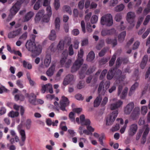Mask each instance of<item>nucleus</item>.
Returning a JSON list of instances; mask_svg holds the SVG:
<instances>
[{"label":"nucleus","mask_w":150,"mask_h":150,"mask_svg":"<svg viewBox=\"0 0 150 150\" xmlns=\"http://www.w3.org/2000/svg\"><path fill=\"white\" fill-rule=\"evenodd\" d=\"M36 36L32 34L30 36L31 40H28L25 44V47L28 50L31 52L35 56L39 55L42 52V47L41 45H36L35 43Z\"/></svg>","instance_id":"1"},{"label":"nucleus","mask_w":150,"mask_h":150,"mask_svg":"<svg viewBox=\"0 0 150 150\" xmlns=\"http://www.w3.org/2000/svg\"><path fill=\"white\" fill-rule=\"evenodd\" d=\"M47 14H44L45 11L43 9L40 10L36 14L35 18V21L36 23H38L42 19L43 22L47 23L50 20V18L52 14V10L50 6L46 8Z\"/></svg>","instance_id":"2"},{"label":"nucleus","mask_w":150,"mask_h":150,"mask_svg":"<svg viewBox=\"0 0 150 150\" xmlns=\"http://www.w3.org/2000/svg\"><path fill=\"white\" fill-rule=\"evenodd\" d=\"M84 52L82 49H80L78 52L77 58L71 68V72H74L78 70L83 64V58Z\"/></svg>","instance_id":"3"},{"label":"nucleus","mask_w":150,"mask_h":150,"mask_svg":"<svg viewBox=\"0 0 150 150\" xmlns=\"http://www.w3.org/2000/svg\"><path fill=\"white\" fill-rule=\"evenodd\" d=\"M104 81H102L99 84L98 90V96L94 102V107H98L99 105L102 100V96L104 95L105 94V90L104 88Z\"/></svg>","instance_id":"4"},{"label":"nucleus","mask_w":150,"mask_h":150,"mask_svg":"<svg viewBox=\"0 0 150 150\" xmlns=\"http://www.w3.org/2000/svg\"><path fill=\"white\" fill-rule=\"evenodd\" d=\"M100 23L102 25H105L109 27L112 26L113 24L112 16L110 14L103 15L101 18Z\"/></svg>","instance_id":"5"},{"label":"nucleus","mask_w":150,"mask_h":150,"mask_svg":"<svg viewBox=\"0 0 150 150\" xmlns=\"http://www.w3.org/2000/svg\"><path fill=\"white\" fill-rule=\"evenodd\" d=\"M87 67V65L84 64L79 71V78L81 79L84 78L86 74L89 75L93 72V69L92 68H89L86 71Z\"/></svg>","instance_id":"6"},{"label":"nucleus","mask_w":150,"mask_h":150,"mask_svg":"<svg viewBox=\"0 0 150 150\" xmlns=\"http://www.w3.org/2000/svg\"><path fill=\"white\" fill-rule=\"evenodd\" d=\"M118 114V111L116 110L113 111L112 113L108 116L106 118V125H112L117 117Z\"/></svg>","instance_id":"7"},{"label":"nucleus","mask_w":150,"mask_h":150,"mask_svg":"<svg viewBox=\"0 0 150 150\" xmlns=\"http://www.w3.org/2000/svg\"><path fill=\"white\" fill-rule=\"evenodd\" d=\"M69 101L68 98L64 96L62 97V99L60 102V108L63 111H66L65 108L69 105Z\"/></svg>","instance_id":"8"},{"label":"nucleus","mask_w":150,"mask_h":150,"mask_svg":"<svg viewBox=\"0 0 150 150\" xmlns=\"http://www.w3.org/2000/svg\"><path fill=\"white\" fill-rule=\"evenodd\" d=\"M135 17V13L134 12H129L127 14V20L129 23L131 24H132L133 26H134L133 23L134 19Z\"/></svg>","instance_id":"9"},{"label":"nucleus","mask_w":150,"mask_h":150,"mask_svg":"<svg viewBox=\"0 0 150 150\" xmlns=\"http://www.w3.org/2000/svg\"><path fill=\"white\" fill-rule=\"evenodd\" d=\"M140 109L138 107H135L131 113L130 117L133 120H135L138 118L140 114Z\"/></svg>","instance_id":"10"},{"label":"nucleus","mask_w":150,"mask_h":150,"mask_svg":"<svg viewBox=\"0 0 150 150\" xmlns=\"http://www.w3.org/2000/svg\"><path fill=\"white\" fill-rule=\"evenodd\" d=\"M138 129L137 125L134 124L130 126L129 129L128 130V135L130 136H132L136 133Z\"/></svg>","instance_id":"11"},{"label":"nucleus","mask_w":150,"mask_h":150,"mask_svg":"<svg viewBox=\"0 0 150 150\" xmlns=\"http://www.w3.org/2000/svg\"><path fill=\"white\" fill-rule=\"evenodd\" d=\"M116 70L117 69L115 68ZM122 72L120 69H118L117 71H116L115 73L114 77L117 80H118L119 81H123L125 77V75H122Z\"/></svg>","instance_id":"12"},{"label":"nucleus","mask_w":150,"mask_h":150,"mask_svg":"<svg viewBox=\"0 0 150 150\" xmlns=\"http://www.w3.org/2000/svg\"><path fill=\"white\" fill-rule=\"evenodd\" d=\"M134 107V104L132 102H130L128 104L125 108L124 111L127 115L129 114Z\"/></svg>","instance_id":"13"},{"label":"nucleus","mask_w":150,"mask_h":150,"mask_svg":"<svg viewBox=\"0 0 150 150\" xmlns=\"http://www.w3.org/2000/svg\"><path fill=\"white\" fill-rule=\"evenodd\" d=\"M18 3V2H17L10 9V13L13 16L20 9V5Z\"/></svg>","instance_id":"14"},{"label":"nucleus","mask_w":150,"mask_h":150,"mask_svg":"<svg viewBox=\"0 0 150 150\" xmlns=\"http://www.w3.org/2000/svg\"><path fill=\"white\" fill-rule=\"evenodd\" d=\"M105 42L108 44H111L113 47H114L117 44V39L116 38L112 39L110 37H108L105 39Z\"/></svg>","instance_id":"15"},{"label":"nucleus","mask_w":150,"mask_h":150,"mask_svg":"<svg viewBox=\"0 0 150 150\" xmlns=\"http://www.w3.org/2000/svg\"><path fill=\"white\" fill-rule=\"evenodd\" d=\"M74 79L73 76L71 74H69L67 76L63 82V84L66 86L72 81Z\"/></svg>","instance_id":"16"},{"label":"nucleus","mask_w":150,"mask_h":150,"mask_svg":"<svg viewBox=\"0 0 150 150\" xmlns=\"http://www.w3.org/2000/svg\"><path fill=\"white\" fill-rule=\"evenodd\" d=\"M81 123L82 125H90L91 122L88 119H85V117L84 115H81L80 117Z\"/></svg>","instance_id":"17"},{"label":"nucleus","mask_w":150,"mask_h":150,"mask_svg":"<svg viewBox=\"0 0 150 150\" xmlns=\"http://www.w3.org/2000/svg\"><path fill=\"white\" fill-rule=\"evenodd\" d=\"M116 69L115 68H112L109 70L107 75V78L108 79L111 80L114 77Z\"/></svg>","instance_id":"18"},{"label":"nucleus","mask_w":150,"mask_h":150,"mask_svg":"<svg viewBox=\"0 0 150 150\" xmlns=\"http://www.w3.org/2000/svg\"><path fill=\"white\" fill-rule=\"evenodd\" d=\"M55 65L54 64H52L48 69L46 71V74L49 76L51 77L54 74Z\"/></svg>","instance_id":"19"},{"label":"nucleus","mask_w":150,"mask_h":150,"mask_svg":"<svg viewBox=\"0 0 150 150\" xmlns=\"http://www.w3.org/2000/svg\"><path fill=\"white\" fill-rule=\"evenodd\" d=\"M122 102L119 100L115 103L111 104L110 106V109L112 110H115L120 107L122 104Z\"/></svg>","instance_id":"20"},{"label":"nucleus","mask_w":150,"mask_h":150,"mask_svg":"<svg viewBox=\"0 0 150 150\" xmlns=\"http://www.w3.org/2000/svg\"><path fill=\"white\" fill-rule=\"evenodd\" d=\"M87 126V128L88 130L85 129L83 131V133L85 134L86 135H92V132H93L94 130V128H93L90 125H86Z\"/></svg>","instance_id":"21"},{"label":"nucleus","mask_w":150,"mask_h":150,"mask_svg":"<svg viewBox=\"0 0 150 150\" xmlns=\"http://www.w3.org/2000/svg\"><path fill=\"white\" fill-rule=\"evenodd\" d=\"M51 58L50 54H47L45 57L44 61V63L45 66L47 67L49 66L51 62Z\"/></svg>","instance_id":"22"},{"label":"nucleus","mask_w":150,"mask_h":150,"mask_svg":"<svg viewBox=\"0 0 150 150\" xmlns=\"http://www.w3.org/2000/svg\"><path fill=\"white\" fill-rule=\"evenodd\" d=\"M34 13L32 11H29L25 16L24 18V22L28 21L33 16Z\"/></svg>","instance_id":"23"},{"label":"nucleus","mask_w":150,"mask_h":150,"mask_svg":"<svg viewBox=\"0 0 150 150\" xmlns=\"http://www.w3.org/2000/svg\"><path fill=\"white\" fill-rule=\"evenodd\" d=\"M19 33V31L18 30L11 32L8 34V37L10 38H13L18 35Z\"/></svg>","instance_id":"24"},{"label":"nucleus","mask_w":150,"mask_h":150,"mask_svg":"<svg viewBox=\"0 0 150 150\" xmlns=\"http://www.w3.org/2000/svg\"><path fill=\"white\" fill-rule=\"evenodd\" d=\"M95 54L93 51H91L87 56V60L88 61L91 62L94 59Z\"/></svg>","instance_id":"25"},{"label":"nucleus","mask_w":150,"mask_h":150,"mask_svg":"<svg viewBox=\"0 0 150 150\" xmlns=\"http://www.w3.org/2000/svg\"><path fill=\"white\" fill-rule=\"evenodd\" d=\"M138 83L136 82L132 86L128 94L129 96H131L132 95V93L134 92L136 88L138 87Z\"/></svg>","instance_id":"26"},{"label":"nucleus","mask_w":150,"mask_h":150,"mask_svg":"<svg viewBox=\"0 0 150 150\" xmlns=\"http://www.w3.org/2000/svg\"><path fill=\"white\" fill-rule=\"evenodd\" d=\"M148 57L147 55H144L140 64V67L142 69H144L146 66L148 60Z\"/></svg>","instance_id":"27"},{"label":"nucleus","mask_w":150,"mask_h":150,"mask_svg":"<svg viewBox=\"0 0 150 150\" xmlns=\"http://www.w3.org/2000/svg\"><path fill=\"white\" fill-rule=\"evenodd\" d=\"M56 38V32L55 31L52 30L51 31L50 35L49 36V39L51 40H54Z\"/></svg>","instance_id":"28"},{"label":"nucleus","mask_w":150,"mask_h":150,"mask_svg":"<svg viewBox=\"0 0 150 150\" xmlns=\"http://www.w3.org/2000/svg\"><path fill=\"white\" fill-rule=\"evenodd\" d=\"M126 35V32L125 31L121 32L118 36L119 41L120 42H122L124 40Z\"/></svg>","instance_id":"29"},{"label":"nucleus","mask_w":150,"mask_h":150,"mask_svg":"<svg viewBox=\"0 0 150 150\" xmlns=\"http://www.w3.org/2000/svg\"><path fill=\"white\" fill-rule=\"evenodd\" d=\"M19 133L21 136V139L22 142H24L26 138L25 131L23 129H21L20 130Z\"/></svg>","instance_id":"30"},{"label":"nucleus","mask_w":150,"mask_h":150,"mask_svg":"<svg viewBox=\"0 0 150 150\" xmlns=\"http://www.w3.org/2000/svg\"><path fill=\"white\" fill-rule=\"evenodd\" d=\"M19 115V113L18 111H11L8 114L9 117L11 118H14L18 116Z\"/></svg>","instance_id":"31"},{"label":"nucleus","mask_w":150,"mask_h":150,"mask_svg":"<svg viewBox=\"0 0 150 150\" xmlns=\"http://www.w3.org/2000/svg\"><path fill=\"white\" fill-rule=\"evenodd\" d=\"M30 97L29 98L30 102L33 104L35 105L36 96L34 93H31L30 94Z\"/></svg>","instance_id":"32"},{"label":"nucleus","mask_w":150,"mask_h":150,"mask_svg":"<svg viewBox=\"0 0 150 150\" xmlns=\"http://www.w3.org/2000/svg\"><path fill=\"white\" fill-rule=\"evenodd\" d=\"M23 66L24 68H27L28 69H31L32 68V65L30 63H28L25 60H23Z\"/></svg>","instance_id":"33"},{"label":"nucleus","mask_w":150,"mask_h":150,"mask_svg":"<svg viewBox=\"0 0 150 150\" xmlns=\"http://www.w3.org/2000/svg\"><path fill=\"white\" fill-rule=\"evenodd\" d=\"M64 44L68 46H70L71 43V39L70 37H66L65 38L64 41H63Z\"/></svg>","instance_id":"34"},{"label":"nucleus","mask_w":150,"mask_h":150,"mask_svg":"<svg viewBox=\"0 0 150 150\" xmlns=\"http://www.w3.org/2000/svg\"><path fill=\"white\" fill-rule=\"evenodd\" d=\"M128 90V88L127 87H125L124 89L120 96V98L121 99H124L125 98L127 94Z\"/></svg>","instance_id":"35"},{"label":"nucleus","mask_w":150,"mask_h":150,"mask_svg":"<svg viewBox=\"0 0 150 150\" xmlns=\"http://www.w3.org/2000/svg\"><path fill=\"white\" fill-rule=\"evenodd\" d=\"M104 45V41L102 39L99 41L98 45L96 46V48L97 50H100L102 48Z\"/></svg>","instance_id":"36"},{"label":"nucleus","mask_w":150,"mask_h":150,"mask_svg":"<svg viewBox=\"0 0 150 150\" xmlns=\"http://www.w3.org/2000/svg\"><path fill=\"white\" fill-rule=\"evenodd\" d=\"M63 9L69 14L70 15L71 14V7L67 5L64 6L63 7Z\"/></svg>","instance_id":"37"},{"label":"nucleus","mask_w":150,"mask_h":150,"mask_svg":"<svg viewBox=\"0 0 150 150\" xmlns=\"http://www.w3.org/2000/svg\"><path fill=\"white\" fill-rule=\"evenodd\" d=\"M64 45L63 41L62 40L60 41L57 46L58 50H62L64 48Z\"/></svg>","instance_id":"38"},{"label":"nucleus","mask_w":150,"mask_h":150,"mask_svg":"<svg viewBox=\"0 0 150 150\" xmlns=\"http://www.w3.org/2000/svg\"><path fill=\"white\" fill-rule=\"evenodd\" d=\"M55 23L56 28L57 29H59L60 27V19L59 18L57 17L56 18Z\"/></svg>","instance_id":"39"},{"label":"nucleus","mask_w":150,"mask_h":150,"mask_svg":"<svg viewBox=\"0 0 150 150\" xmlns=\"http://www.w3.org/2000/svg\"><path fill=\"white\" fill-rule=\"evenodd\" d=\"M125 7V6L123 4H121L118 6H117L115 8V10L116 11H120L123 10Z\"/></svg>","instance_id":"40"},{"label":"nucleus","mask_w":150,"mask_h":150,"mask_svg":"<svg viewBox=\"0 0 150 150\" xmlns=\"http://www.w3.org/2000/svg\"><path fill=\"white\" fill-rule=\"evenodd\" d=\"M116 55H113L111 59L110 60L109 62V66L110 67H112L113 65L114 64L116 60Z\"/></svg>","instance_id":"41"},{"label":"nucleus","mask_w":150,"mask_h":150,"mask_svg":"<svg viewBox=\"0 0 150 150\" xmlns=\"http://www.w3.org/2000/svg\"><path fill=\"white\" fill-rule=\"evenodd\" d=\"M98 20V17L96 15H93L91 18V23H96Z\"/></svg>","instance_id":"42"},{"label":"nucleus","mask_w":150,"mask_h":150,"mask_svg":"<svg viewBox=\"0 0 150 150\" xmlns=\"http://www.w3.org/2000/svg\"><path fill=\"white\" fill-rule=\"evenodd\" d=\"M69 54L70 56L72 55L74 53V50L73 48V45H71L69 47L68 49Z\"/></svg>","instance_id":"43"},{"label":"nucleus","mask_w":150,"mask_h":150,"mask_svg":"<svg viewBox=\"0 0 150 150\" xmlns=\"http://www.w3.org/2000/svg\"><path fill=\"white\" fill-rule=\"evenodd\" d=\"M107 70L106 69L103 70L101 73L99 77V79L100 80H102L105 76V75L107 73Z\"/></svg>","instance_id":"44"},{"label":"nucleus","mask_w":150,"mask_h":150,"mask_svg":"<svg viewBox=\"0 0 150 150\" xmlns=\"http://www.w3.org/2000/svg\"><path fill=\"white\" fill-rule=\"evenodd\" d=\"M147 107L146 106H142L141 108V113L143 115H145L147 111Z\"/></svg>","instance_id":"45"},{"label":"nucleus","mask_w":150,"mask_h":150,"mask_svg":"<svg viewBox=\"0 0 150 150\" xmlns=\"http://www.w3.org/2000/svg\"><path fill=\"white\" fill-rule=\"evenodd\" d=\"M101 34L102 36H105L108 35V30L107 29H104L102 30Z\"/></svg>","instance_id":"46"},{"label":"nucleus","mask_w":150,"mask_h":150,"mask_svg":"<svg viewBox=\"0 0 150 150\" xmlns=\"http://www.w3.org/2000/svg\"><path fill=\"white\" fill-rule=\"evenodd\" d=\"M84 83L83 81H80L77 86V88L80 89L83 88L84 86Z\"/></svg>","instance_id":"47"},{"label":"nucleus","mask_w":150,"mask_h":150,"mask_svg":"<svg viewBox=\"0 0 150 150\" xmlns=\"http://www.w3.org/2000/svg\"><path fill=\"white\" fill-rule=\"evenodd\" d=\"M108 61V59L106 58H103L99 61V63L100 65H102L105 64Z\"/></svg>","instance_id":"48"},{"label":"nucleus","mask_w":150,"mask_h":150,"mask_svg":"<svg viewBox=\"0 0 150 150\" xmlns=\"http://www.w3.org/2000/svg\"><path fill=\"white\" fill-rule=\"evenodd\" d=\"M38 1L40 3H43V6H48L49 5V2L48 1V0H38Z\"/></svg>","instance_id":"49"},{"label":"nucleus","mask_w":150,"mask_h":150,"mask_svg":"<svg viewBox=\"0 0 150 150\" xmlns=\"http://www.w3.org/2000/svg\"><path fill=\"white\" fill-rule=\"evenodd\" d=\"M74 49H78L79 46V42L77 39H75L74 40Z\"/></svg>","instance_id":"50"},{"label":"nucleus","mask_w":150,"mask_h":150,"mask_svg":"<svg viewBox=\"0 0 150 150\" xmlns=\"http://www.w3.org/2000/svg\"><path fill=\"white\" fill-rule=\"evenodd\" d=\"M31 124V121L30 119H28L26 122V126L28 129H30Z\"/></svg>","instance_id":"51"},{"label":"nucleus","mask_w":150,"mask_h":150,"mask_svg":"<svg viewBox=\"0 0 150 150\" xmlns=\"http://www.w3.org/2000/svg\"><path fill=\"white\" fill-rule=\"evenodd\" d=\"M40 3L38 1L36 2L34 6V9L37 10H38L40 7Z\"/></svg>","instance_id":"52"},{"label":"nucleus","mask_w":150,"mask_h":150,"mask_svg":"<svg viewBox=\"0 0 150 150\" xmlns=\"http://www.w3.org/2000/svg\"><path fill=\"white\" fill-rule=\"evenodd\" d=\"M54 6L56 10H57L60 6L59 0H54Z\"/></svg>","instance_id":"53"},{"label":"nucleus","mask_w":150,"mask_h":150,"mask_svg":"<svg viewBox=\"0 0 150 150\" xmlns=\"http://www.w3.org/2000/svg\"><path fill=\"white\" fill-rule=\"evenodd\" d=\"M84 2V0H81L79 2L78 6L80 9H82L83 8Z\"/></svg>","instance_id":"54"},{"label":"nucleus","mask_w":150,"mask_h":150,"mask_svg":"<svg viewBox=\"0 0 150 150\" xmlns=\"http://www.w3.org/2000/svg\"><path fill=\"white\" fill-rule=\"evenodd\" d=\"M150 32V29H148L142 36L143 39L145 38Z\"/></svg>","instance_id":"55"},{"label":"nucleus","mask_w":150,"mask_h":150,"mask_svg":"<svg viewBox=\"0 0 150 150\" xmlns=\"http://www.w3.org/2000/svg\"><path fill=\"white\" fill-rule=\"evenodd\" d=\"M16 84L20 88H22L23 87V85L22 84V81L20 80H18L17 81Z\"/></svg>","instance_id":"56"},{"label":"nucleus","mask_w":150,"mask_h":150,"mask_svg":"<svg viewBox=\"0 0 150 150\" xmlns=\"http://www.w3.org/2000/svg\"><path fill=\"white\" fill-rule=\"evenodd\" d=\"M107 51V50L105 48H104L99 53V55L100 57H102L105 54Z\"/></svg>","instance_id":"57"},{"label":"nucleus","mask_w":150,"mask_h":150,"mask_svg":"<svg viewBox=\"0 0 150 150\" xmlns=\"http://www.w3.org/2000/svg\"><path fill=\"white\" fill-rule=\"evenodd\" d=\"M108 30V35H111L115 33L116 30L114 28H112Z\"/></svg>","instance_id":"58"},{"label":"nucleus","mask_w":150,"mask_h":150,"mask_svg":"<svg viewBox=\"0 0 150 150\" xmlns=\"http://www.w3.org/2000/svg\"><path fill=\"white\" fill-rule=\"evenodd\" d=\"M81 26L82 28V31L84 33H85V23L84 21H82L81 22Z\"/></svg>","instance_id":"59"},{"label":"nucleus","mask_w":150,"mask_h":150,"mask_svg":"<svg viewBox=\"0 0 150 150\" xmlns=\"http://www.w3.org/2000/svg\"><path fill=\"white\" fill-rule=\"evenodd\" d=\"M122 18V16L120 13L117 14L115 17V19L116 21L119 22Z\"/></svg>","instance_id":"60"},{"label":"nucleus","mask_w":150,"mask_h":150,"mask_svg":"<svg viewBox=\"0 0 150 150\" xmlns=\"http://www.w3.org/2000/svg\"><path fill=\"white\" fill-rule=\"evenodd\" d=\"M150 20V15H148L146 16L145 19L144 20L143 24L144 25H146L149 23Z\"/></svg>","instance_id":"61"},{"label":"nucleus","mask_w":150,"mask_h":150,"mask_svg":"<svg viewBox=\"0 0 150 150\" xmlns=\"http://www.w3.org/2000/svg\"><path fill=\"white\" fill-rule=\"evenodd\" d=\"M74 114L73 112H70L69 114V117L72 121H74L75 118L74 117Z\"/></svg>","instance_id":"62"},{"label":"nucleus","mask_w":150,"mask_h":150,"mask_svg":"<svg viewBox=\"0 0 150 150\" xmlns=\"http://www.w3.org/2000/svg\"><path fill=\"white\" fill-rule=\"evenodd\" d=\"M140 44V42L138 41H137L134 43L133 45L132 49L133 50H134L137 49Z\"/></svg>","instance_id":"63"},{"label":"nucleus","mask_w":150,"mask_h":150,"mask_svg":"<svg viewBox=\"0 0 150 150\" xmlns=\"http://www.w3.org/2000/svg\"><path fill=\"white\" fill-rule=\"evenodd\" d=\"M120 127L119 124H117L115 126L112 127V132L116 131L120 129Z\"/></svg>","instance_id":"64"}]
</instances>
